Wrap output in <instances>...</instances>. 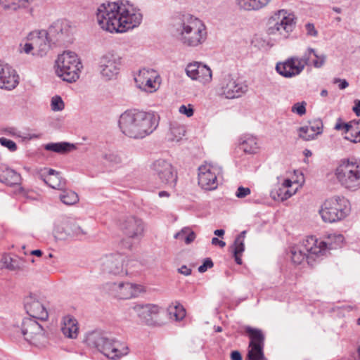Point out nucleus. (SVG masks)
Wrapping results in <instances>:
<instances>
[{
    "mask_svg": "<svg viewBox=\"0 0 360 360\" xmlns=\"http://www.w3.org/2000/svg\"><path fill=\"white\" fill-rule=\"evenodd\" d=\"M159 117L153 112L126 110L119 119V127L127 136L140 139L150 134L158 126Z\"/></svg>",
    "mask_w": 360,
    "mask_h": 360,
    "instance_id": "f257e3e1",
    "label": "nucleus"
},
{
    "mask_svg": "<svg viewBox=\"0 0 360 360\" xmlns=\"http://www.w3.org/2000/svg\"><path fill=\"white\" fill-rule=\"evenodd\" d=\"M173 33L184 46L188 48L200 46L207 37L204 22L191 14H184L176 19L173 24Z\"/></svg>",
    "mask_w": 360,
    "mask_h": 360,
    "instance_id": "f03ea898",
    "label": "nucleus"
},
{
    "mask_svg": "<svg viewBox=\"0 0 360 360\" xmlns=\"http://www.w3.org/2000/svg\"><path fill=\"white\" fill-rule=\"evenodd\" d=\"M86 343L91 347L97 349L110 359H118L129 353V348L115 338H110L107 333L94 330L86 334Z\"/></svg>",
    "mask_w": 360,
    "mask_h": 360,
    "instance_id": "7ed1b4c3",
    "label": "nucleus"
},
{
    "mask_svg": "<svg viewBox=\"0 0 360 360\" xmlns=\"http://www.w3.org/2000/svg\"><path fill=\"white\" fill-rule=\"evenodd\" d=\"M338 182L346 189L356 191L360 189V160L342 159L335 170Z\"/></svg>",
    "mask_w": 360,
    "mask_h": 360,
    "instance_id": "20e7f679",
    "label": "nucleus"
},
{
    "mask_svg": "<svg viewBox=\"0 0 360 360\" xmlns=\"http://www.w3.org/2000/svg\"><path fill=\"white\" fill-rule=\"evenodd\" d=\"M323 242H319V240L314 236L307 237L301 245L294 246L290 250V257L292 262L295 264H300L305 259L309 264H311L312 261L316 258L321 257L324 252Z\"/></svg>",
    "mask_w": 360,
    "mask_h": 360,
    "instance_id": "39448f33",
    "label": "nucleus"
},
{
    "mask_svg": "<svg viewBox=\"0 0 360 360\" xmlns=\"http://www.w3.org/2000/svg\"><path fill=\"white\" fill-rule=\"evenodd\" d=\"M56 63V72L63 81L72 83L79 79L82 65L75 53L63 52L58 56Z\"/></svg>",
    "mask_w": 360,
    "mask_h": 360,
    "instance_id": "423d86ee",
    "label": "nucleus"
},
{
    "mask_svg": "<svg viewBox=\"0 0 360 360\" xmlns=\"http://www.w3.org/2000/svg\"><path fill=\"white\" fill-rule=\"evenodd\" d=\"M295 26L294 14L282 9L274 13L268 19L266 32L269 35L277 36L280 39H286L292 32Z\"/></svg>",
    "mask_w": 360,
    "mask_h": 360,
    "instance_id": "0eeeda50",
    "label": "nucleus"
},
{
    "mask_svg": "<svg viewBox=\"0 0 360 360\" xmlns=\"http://www.w3.org/2000/svg\"><path fill=\"white\" fill-rule=\"evenodd\" d=\"M349 212V201L345 197L338 195L326 200L319 210L322 219L329 223L344 219Z\"/></svg>",
    "mask_w": 360,
    "mask_h": 360,
    "instance_id": "6e6552de",
    "label": "nucleus"
},
{
    "mask_svg": "<svg viewBox=\"0 0 360 360\" xmlns=\"http://www.w3.org/2000/svg\"><path fill=\"white\" fill-rule=\"evenodd\" d=\"M96 20L100 27L109 32H120V12L118 2L101 4L96 11Z\"/></svg>",
    "mask_w": 360,
    "mask_h": 360,
    "instance_id": "1a4fd4ad",
    "label": "nucleus"
},
{
    "mask_svg": "<svg viewBox=\"0 0 360 360\" xmlns=\"http://www.w3.org/2000/svg\"><path fill=\"white\" fill-rule=\"evenodd\" d=\"M120 32L139 26L143 19L140 9L129 1L119 3Z\"/></svg>",
    "mask_w": 360,
    "mask_h": 360,
    "instance_id": "9d476101",
    "label": "nucleus"
},
{
    "mask_svg": "<svg viewBox=\"0 0 360 360\" xmlns=\"http://www.w3.org/2000/svg\"><path fill=\"white\" fill-rule=\"evenodd\" d=\"M134 261L121 254L106 255L100 260V268L103 273L124 276L128 274V265Z\"/></svg>",
    "mask_w": 360,
    "mask_h": 360,
    "instance_id": "9b49d317",
    "label": "nucleus"
},
{
    "mask_svg": "<svg viewBox=\"0 0 360 360\" xmlns=\"http://www.w3.org/2000/svg\"><path fill=\"white\" fill-rule=\"evenodd\" d=\"M220 94L228 99L241 97L248 91V86L231 74L224 75L219 82Z\"/></svg>",
    "mask_w": 360,
    "mask_h": 360,
    "instance_id": "f8f14e48",
    "label": "nucleus"
},
{
    "mask_svg": "<svg viewBox=\"0 0 360 360\" xmlns=\"http://www.w3.org/2000/svg\"><path fill=\"white\" fill-rule=\"evenodd\" d=\"M150 169L161 184L174 188L177 181V173L172 165L165 159H158L154 161Z\"/></svg>",
    "mask_w": 360,
    "mask_h": 360,
    "instance_id": "ddd939ff",
    "label": "nucleus"
},
{
    "mask_svg": "<svg viewBox=\"0 0 360 360\" xmlns=\"http://www.w3.org/2000/svg\"><path fill=\"white\" fill-rule=\"evenodd\" d=\"M122 58L117 53H108L101 57L98 70L102 78L106 81L115 79L120 72Z\"/></svg>",
    "mask_w": 360,
    "mask_h": 360,
    "instance_id": "4468645a",
    "label": "nucleus"
},
{
    "mask_svg": "<svg viewBox=\"0 0 360 360\" xmlns=\"http://www.w3.org/2000/svg\"><path fill=\"white\" fill-rule=\"evenodd\" d=\"M47 300L37 295H30L24 300V307L27 314L34 319L46 321L49 318Z\"/></svg>",
    "mask_w": 360,
    "mask_h": 360,
    "instance_id": "2eb2a0df",
    "label": "nucleus"
},
{
    "mask_svg": "<svg viewBox=\"0 0 360 360\" xmlns=\"http://www.w3.org/2000/svg\"><path fill=\"white\" fill-rule=\"evenodd\" d=\"M37 319L32 317L24 318L20 328V333L24 339L34 345L45 338L43 326L37 321Z\"/></svg>",
    "mask_w": 360,
    "mask_h": 360,
    "instance_id": "dca6fc26",
    "label": "nucleus"
},
{
    "mask_svg": "<svg viewBox=\"0 0 360 360\" xmlns=\"http://www.w3.org/2000/svg\"><path fill=\"white\" fill-rule=\"evenodd\" d=\"M246 332L250 335V349L247 357L248 360H266L263 352L264 336L259 329L248 327Z\"/></svg>",
    "mask_w": 360,
    "mask_h": 360,
    "instance_id": "f3484780",
    "label": "nucleus"
},
{
    "mask_svg": "<svg viewBox=\"0 0 360 360\" xmlns=\"http://www.w3.org/2000/svg\"><path fill=\"white\" fill-rule=\"evenodd\" d=\"M120 228L127 238L139 240L143 236L145 224L141 219L135 216H128L120 221Z\"/></svg>",
    "mask_w": 360,
    "mask_h": 360,
    "instance_id": "a211bd4d",
    "label": "nucleus"
},
{
    "mask_svg": "<svg viewBox=\"0 0 360 360\" xmlns=\"http://www.w3.org/2000/svg\"><path fill=\"white\" fill-rule=\"evenodd\" d=\"M198 184L205 190H214L217 188V175L221 169L211 164L201 165L198 168Z\"/></svg>",
    "mask_w": 360,
    "mask_h": 360,
    "instance_id": "6ab92c4d",
    "label": "nucleus"
},
{
    "mask_svg": "<svg viewBox=\"0 0 360 360\" xmlns=\"http://www.w3.org/2000/svg\"><path fill=\"white\" fill-rule=\"evenodd\" d=\"M186 75L193 81H198L202 84H209L212 79V72L210 67L198 61H193L186 65Z\"/></svg>",
    "mask_w": 360,
    "mask_h": 360,
    "instance_id": "aec40b11",
    "label": "nucleus"
},
{
    "mask_svg": "<svg viewBox=\"0 0 360 360\" xmlns=\"http://www.w3.org/2000/svg\"><path fill=\"white\" fill-rule=\"evenodd\" d=\"M305 65L306 62H303L302 58H291L283 63H278L276 70L279 75L290 78L299 75Z\"/></svg>",
    "mask_w": 360,
    "mask_h": 360,
    "instance_id": "412c9836",
    "label": "nucleus"
},
{
    "mask_svg": "<svg viewBox=\"0 0 360 360\" xmlns=\"http://www.w3.org/2000/svg\"><path fill=\"white\" fill-rule=\"evenodd\" d=\"M46 30H37L30 32L27 37V39L33 42L37 54L41 57L45 56L51 47L52 38L48 36Z\"/></svg>",
    "mask_w": 360,
    "mask_h": 360,
    "instance_id": "4be33fe9",
    "label": "nucleus"
},
{
    "mask_svg": "<svg viewBox=\"0 0 360 360\" xmlns=\"http://www.w3.org/2000/svg\"><path fill=\"white\" fill-rule=\"evenodd\" d=\"M18 84V75L8 64L0 61V88L13 89Z\"/></svg>",
    "mask_w": 360,
    "mask_h": 360,
    "instance_id": "5701e85b",
    "label": "nucleus"
},
{
    "mask_svg": "<svg viewBox=\"0 0 360 360\" xmlns=\"http://www.w3.org/2000/svg\"><path fill=\"white\" fill-rule=\"evenodd\" d=\"M138 316L147 324H151L154 316L159 313V307L153 304H137L133 307Z\"/></svg>",
    "mask_w": 360,
    "mask_h": 360,
    "instance_id": "b1692460",
    "label": "nucleus"
},
{
    "mask_svg": "<svg viewBox=\"0 0 360 360\" xmlns=\"http://www.w3.org/2000/svg\"><path fill=\"white\" fill-rule=\"evenodd\" d=\"M117 290V298L130 299L137 297L143 290V288L141 285L129 282H120L118 283Z\"/></svg>",
    "mask_w": 360,
    "mask_h": 360,
    "instance_id": "393cba45",
    "label": "nucleus"
},
{
    "mask_svg": "<svg viewBox=\"0 0 360 360\" xmlns=\"http://www.w3.org/2000/svg\"><path fill=\"white\" fill-rule=\"evenodd\" d=\"M40 176L44 183L52 188L62 190L65 185V180L61 176L60 173L53 169H49L47 174L43 173Z\"/></svg>",
    "mask_w": 360,
    "mask_h": 360,
    "instance_id": "a878e982",
    "label": "nucleus"
},
{
    "mask_svg": "<svg viewBox=\"0 0 360 360\" xmlns=\"http://www.w3.org/2000/svg\"><path fill=\"white\" fill-rule=\"evenodd\" d=\"M326 58V55L319 54L313 48H308L302 57V61L306 62V65H312L315 68H322Z\"/></svg>",
    "mask_w": 360,
    "mask_h": 360,
    "instance_id": "bb28decb",
    "label": "nucleus"
},
{
    "mask_svg": "<svg viewBox=\"0 0 360 360\" xmlns=\"http://www.w3.org/2000/svg\"><path fill=\"white\" fill-rule=\"evenodd\" d=\"M78 330L77 321L74 316L67 315L63 318L61 331L65 337L72 339L76 338L78 335Z\"/></svg>",
    "mask_w": 360,
    "mask_h": 360,
    "instance_id": "cd10ccee",
    "label": "nucleus"
},
{
    "mask_svg": "<svg viewBox=\"0 0 360 360\" xmlns=\"http://www.w3.org/2000/svg\"><path fill=\"white\" fill-rule=\"evenodd\" d=\"M68 32V22L65 21L58 20L53 22L46 30V33L50 38L53 39L52 42L59 41L64 35H66Z\"/></svg>",
    "mask_w": 360,
    "mask_h": 360,
    "instance_id": "c85d7f7f",
    "label": "nucleus"
},
{
    "mask_svg": "<svg viewBox=\"0 0 360 360\" xmlns=\"http://www.w3.org/2000/svg\"><path fill=\"white\" fill-rule=\"evenodd\" d=\"M270 0H235L239 8L245 11L259 10L267 5Z\"/></svg>",
    "mask_w": 360,
    "mask_h": 360,
    "instance_id": "c756f323",
    "label": "nucleus"
},
{
    "mask_svg": "<svg viewBox=\"0 0 360 360\" xmlns=\"http://www.w3.org/2000/svg\"><path fill=\"white\" fill-rule=\"evenodd\" d=\"M241 149L246 153H256L259 149L257 139L251 135H245L241 138L240 143Z\"/></svg>",
    "mask_w": 360,
    "mask_h": 360,
    "instance_id": "7c9ffc66",
    "label": "nucleus"
},
{
    "mask_svg": "<svg viewBox=\"0 0 360 360\" xmlns=\"http://www.w3.org/2000/svg\"><path fill=\"white\" fill-rule=\"evenodd\" d=\"M344 237L341 234H333L328 236L326 240H319V242H323L326 243L323 245V248L325 249L324 252L321 255V257L324 255L328 250L336 249L340 246L343 243Z\"/></svg>",
    "mask_w": 360,
    "mask_h": 360,
    "instance_id": "2f4dec72",
    "label": "nucleus"
},
{
    "mask_svg": "<svg viewBox=\"0 0 360 360\" xmlns=\"http://www.w3.org/2000/svg\"><path fill=\"white\" fill-rule=\"evenodd\" d=\"M0 182L6 185L12 186L14 185L20 184L21 181L20 175L15 170L9 168L6 165V169L4 170V174Z\"/></svg>",
    "mask_w": 360,
    "mask_h": 360,
    "instance_id": "473e14b6",
    "label": "nucleus"
},
{
    "mask_svg": "<svg viewBox=\"0 0 360 360\" xmlns=\"http://www.w3.org/2000/svg\"><path fill=\"white\" fill-rule=\"evenodd\" d=\"M74 148V145L67 142L49 143L44 146L45 150L60 154L66 153Z\"/></svg>",
    "mask_w": 360,
    "mask_h": 360,
    "instance_id": "72a5a7b5",
    "label": "nucleus"
},
{
    "mask_svg": "<svg viewBox=\"0 0 360 360\" xmlns=\"http://www.w3.org/2000/svg\"><path fill=\"white\" fill-rule=\"evenodd\" d=\"M68 221L55 225L53 234L56 240H64L70 237Z\"/></svg>",
    "mask_w": 360,
    "mask_h": 360,
    "instance_id": "f704fd0d",
    "label": "nucleus"
},
{
    "mask_svg": "<svg viewBox=\"0 0 360 360\" xmlns=\"http://www.w3.org/2000/svg\"><path fill=\"white\" fill-rule=\"evenodd\" d=\"M167 311L169 319L176 321H181L186 316V310L179 303L170 305Z\"/></svg>",
    "mask_w": 360,
    "mask_h": 360,
    "instance_id": "c9c22d12",
    "label": "nucleus"
},
{
    "mask_svg": "<svg viewBox=\"0 0 360 360\" xmlns=\"http://www.w3.org/2000/svg\"><path fill=\"white\" fill-rule=\"evenodd\" d=\"M186 133L185 127L184 125L174 123L171 124L168 139L172 141H179Z\"/></svg>",
    "mask_w": 360,
    "mask_h": 360,
    "instance_id": "e433bc0d",
    "label": "nucleus"
},
{
    "mask_svg": "<svg viewBox=\"0 0 360 360\" xmlns=\"http://www.w3.org/2000/svg\"><path fill=\"white\" fill-rule=\"evenodd\" d=\"M151 77L152 78H158L159 77V75L155 70L153 69L143 68L139 70V74L134 78V80L137 85L139 86L140 85L143 84L146 80L148 79Z\"/></svg>",
    "mask_w": 360,
    "mask_h": 360,
    "instance_id": "4c0bfd02",
    "label": "nucleus"
},
{
    "mask_svg": "<svg viewBox=\"0 0 360 360\" xmlns=\"http://www.w3.org/2000/svg\"><path fill=\"white\" fill-rule=\"evenodd\" d=\"M60 199L68 205H74L79 200L77 194L72 191H63L60 195Z\"/></svg>",
    "mask_w": 360,
    "mask_h": 360,
    "instance_id": "58836bf2",
    "label": "nucleus"
},
{
    "mask_svg": "<svg viewBox=\"0 0 360 360\" xmlns=\"http://www.w3.org/2000/svg\"><path fill=\"white\" fill-rule=\"evenodd\" d=\"M160 80V77L158 78H152L151 77L148 79L146 80L145 82L140 85L139 87L143 89L144 91L153 92L159 88Z\"/></svg>",
    "mask_w": 360,
    "mask_h": 360,
    "instance_id": "ea45409f",
    "label": "nucleus"
},
{
    "mask_svg": "<svg viewBox=\"0 0 360 360\" xmlns=\"http://www.w3.org/2000/svg\"><path fill=\"white\" fill-rule=\"evenodd\" d=\"M102 158L105 161V163L109 166H116L122 162L121 156L115 152L105 153Z\"/></svg>",
    "mask_w": 360,
    "mask_h": 360,
    "instance_id": "a19ab883",
    "label": "nucleus"
},
{
    "mask_svg": "<svg viewBox=\"0 0 360 360\" xmlns=\"http://www.w3.org/2000/svg\"><path fill=\"white\" fill-rule=\"evenodd\" d=\"M298 137L303 141H309L316 139V133H311L309 126H303L297 129Z\"/></svg>",
    "mask_w": 360,
    "mask_h": 360,
    "instance_id": "79ce46f5",
    "label": "nucleus"
},
{
    "mask_svg": "<svg viewBox=\"0 0 360 360\" xmlns=\"http://www.w3.org/2000/svg\"><path fill=\"white\" fill-rule=\"evenodd\" d=\"M353 123L355 124L354 129V131L350 132L345 139L354 143H360V119L354 120Z\"/></svg>",
    "mask_w": 360,
    "mask_h": 360,
    "instance_id": "37998d69",
    "label": "nucleus"
},
{
    "mask_svg": "<svg viewBox=\"0 0 360 360\" xmlns=\"http://www.w3.org/2000/svg\"><path fill=\"white\" fill-rule=\"evenodd\" d=\"M117 285L118 283L107 282L102 285V290L105 292L117 297L118 292Z\"/></svg>",
    "mask_w": 360,
    "mask_h": 360,
    "instance_id": "c03bdc74",
    "label": "nucleus"
},
{
    "mask_svg": "<svg viewBox=\"0 0 360 360\" xmlns=\"http://www.w3.org/2000/svg\"><path fill=\"white\" fill-rule=\"evenodd\" d=\"M12 257L7 255H4L0 259V269H7L10 271L18 270V266L11 264Z\"/></svg>",
    "mask_w": 360,
    "mask_h": 360,
    "instance_id": "a18cd8bd",
    "label": "nucleus"
},
{
    "mask_svg": "<svg viewBox=\"0 0 360 360\" xmlns=\"http://www.w3.org/2000/svg\"><path fill=\"white\" fill-rule=\"evenodd\" d=\"M69 230H70V237L83 236L86 234V231L77 223L68 221Z\"/></svg>",
    "mask_w": 360,
    "mask_h": 360,
    "instance_id": "49530a36",
    "label": "nucleus"
},
{
    "mask_svg": "<svg viewBox=\"0 0 360 360\" xmlns=\"http://www.w3.org/2000/svg\"><path fill=\"white\" fill-rule=\"evenodd\" d=\"M51 107L53 111L63 110L65 108V104L61 97L59 96H53L51 99Z\"/></svg>",
    "mask_w": 360,
    "mask_h": 360,
    "instance_id": "de8ad7c7",
    "label": "nucleus"
},
{
    "mask_svg": "<svg viewBox=\"0 0 360 360\" xmlns=\"http://www.w3.org/2000/svg\"><path fill=\"white\" fill-rule=\"evenodd\" d=\"M306 105L307 103L304 101L297 102L292 106L291 111L300 116H302L306 114Z\"/></svg>",
    "mask_w": 360,
    "mask_h": 360,
    "instance_id": "09e8293b",
    "label": "nucleus"
},
{
    "mask_svg": "<svg viewBox=\"0 0 360 360\" xmlns=\"http://www.w3.org/2000/svg\"><path fill=\"white\" fill-rule=\"evenodd\" d=\"M309 127L311 133H316V138L323 132V123L321 120H315Z\"/></svg>",
    "mask_w": 360,
    "mask_h": 360,
    "instance_id": "8fccbe9b",
    "label": "nucleus"
},
{
    "mask_svg": "<svg viewBox=\"0 0 360 360\" xmlns=\"http://www.w3.org/2000/svg\"><path fill=\"white\" fill-rule=\"evenodd\" d=\"M284 192L285 190L283 189V186L281 185L278 188L271 191V195L274 200L283 201V198L285 196Z\"/></svg>",
    "mask_w": 360,
    "mask_h": 360,
    "instance_id": "3c124183",
    "label": "nucleus"
},
{
    "mask_svg": "<svg viewBox=\"0 0 360 360\" xmlns=\"http://www.w3.org/2000/svg\"><path fill=\"white\" fill-rule=\"evenodd\" d=\"M33 0H15L13 2V10L16 11L19 8H27Z\"/></svg>",
    "mask_w": 360,
    "mask_h": 360,
    "instance_id": "603ef678",
    "label": "nucleus"
},
{
    "mask_svg": "<svg viewBox=\"0 0 360 360\" xmlns=\"http://www.w3.org/2000/svg\"><path fill=\"white\" fill-rule=\"evenodd\" d=\"M0 143L1 146L6 147L12 152L15 151L17 149L16 143L12 140L8 139L6 138H0Z\"/></svg>",
    "mask_w": 360,
    "mask_h": 360,
    "instance_id": "864d4df0",
    "label": "nucleus"
},
{
    "mask_svg": "<svg viewBox=\"0 0 360 360\" xmlns=\"http://www.w3.org/2000/svg\"><path fill=\"white\" fill-rule=\"evenodd\" d=\"M233 248V254H240L245 250V244L243 241L240 240H235L234 244L232 247Z\"/></svg>",
    "mask_w": 360,
    "mask_h": 360,
    "instance_id": "5fc2aeb1",
    "label": "nucleus"
},
{
    "mask_svg": "<svg viewBox=\"0 0 360 360\" xmlns=\"http://www.w3.org/2000/svg\"><path fill=\"white\" fill-rule=\"evenodd\" d=\"M214 264L210 258H206L203 264L198 267V271L200 273L205 272L207 269H210L213 266Z\"/></svg>",
    "mask_w": 360,
    "mask_h": 360,
    "instance_id": "6e6d98bb",
    "label": "nucleus"
},
{
    "mask_svg": "<svg viewBox=\"0 0 360 360\" xmlns=\"http://www.w3.org/2000/svg\"><path fill=\"white\" fill-rule=\"evenodd\" d=\"M250 189L243 186H240L236 193V195L238 198H243L250 194Z\"/></svg>",
    "mask_w": 360,
    "mask_h": 360,
    "instance_id": "4d7b16f0",
    "label": "nucleus"
},
{
    "mask_svg": "<svg viewBox=\"0 0 360 360\" xmlns=\"http://www.w3.org/2000/svg\"><path fill=\"white\" fill-rule=\"evenodd\" d=\"M305 30L307 34L310 37H316L318 35V32L316 30L314 25L313 23L308 22L305 25Z\"/></svg>",
    "mask_w": 360,
    "mask_h": 360,
    "instance_id": "13d9d810",
    "label": "nucleus"
},
{
    "mask_svg": "<svg viewBox=\"0 0 360 360\" xmlns=\"http://www.w3.org/2000/svg\"><path fill=\"white\" fill-rule=\"evenodd\" d=\"M20 51L25 52V53H30L31 51L33 49H35L34 46L33 44L32 41H30L29 43H25L23 46L20 44Z\"/></svg>",
    "mask_w": 360,
    "mask_h": 360,
    "instance_id": "bf43d9fd",
    "label": "nucleus"
},
{
    "mask_svg": "<svg viewBox=\"0 0 360 360\" xmlns=\"http://www.w3.org/2000/svg\"><path fill=\"white\" fill-rule=\"evenodd\" d=\"M189 232L188 227L183 228L180 231L177 232L174 235V238L184 240V238L186 236V234Z\"/></svg>",
    "mask_w": 360,
    "mask_h": 360,
    "instance_id": "052dcab7",
    "label": "nucleus"
},
{
    "mask_svg": "<svg viewBox=\"0 0 360 360\" xmlns=\"http://www.w3.org/2000/svg\"><path fill=\"white\" fill-rule=\"evenodd\" d=\"M334 84L339 83V88L340 89H345L349 86V83L345 79H340V78H335L333 79Z\"/></svg>",
    "mask_w": 360,
    "mask_h": 360,
    "instance_id": "680f3d73",
    "label": "nucleus"
},
{
    "mask_svg": "<svg viewBox=\"0 0 360 360\" xmlns=\"http://www.w3.org/2000/svg\"><path fill=\"white\" fill-rule=\"evenodd\" d=\"M179 112L182 114L186 115L187 117H191L193 115V110L192 108H188L184 105L180 106Z\"/></svg>",
    "mask_w": 360,
    "mask_h": 360,
    "instance_id": "e2e57ef3",
    "label": "nucleus"
},
{
    "mask_svg": "<svg viewBox=\"0 0 360 360\" xmlns=\"http://www.w3.org/2000/svg\"><path fill=\"white\" fill-rule=\"evenodd\" d=\"M195 238V233L191 231L189 229V232L186 234V236L184 238V241L186 244H190L192 243Z\"/></svg>",
    "mask_w": 360,
    "mask_h": 360,
    "instance_id": "0e129e2a",
    "label": "nucleus"
},
{
    "mask_svg": "<svg viewBox=\"0 0 360 360\" xmlns=\"http://www.w3.org/2000/svg\"><path fill=\"white\" fill-rule=\"evenodd\" d=\"M354 123H353V120L350 121L349 122H347V123H345L344 124V129H345V133H347L350 131H352L351 132H354Z\"/></svg>",
    "mask_w": 360,
    "mask_h": 360,
    "instance_id": "69168bd1",
    "label": "nucleus"
},
{
    "mask_svg": "<svg viewBox=\"0 0 360 360\" xmlns=\"http://www.w3.org/2000/svg\"><path fill=\"white\" fill-rule=\"evenodd\" d=\"M178 271L184 276H188L191 274V269L187 267L186 265H183L181 268H179Z\"/></svg>",
    "mask_w": 360,
    "mask_h": 360,
    "instance_id": "338daca9",
    "label": "nucleus"
},
{
    "mask_svg": "<svg viewBox=\"0 0 360 360\" xmlns=\"http://www.w3.org/2000/svg\"><path fill=\"white\" fill-rule=\"evenodd\" d=\"M355 105L352 108V110L356 114V116H360V100L355 101Z\"/></svg>",
    "mask_w": 360,
    "mask_h": 360,
    "instance_id": "774afa93",
    "label": "nucleus"
}]
</instances>
